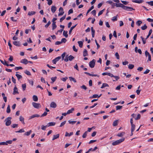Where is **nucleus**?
Instances as JSON below:
<instances>
[{
  "label": "nucleus",
  "instance_id": "nucleus-39",
  "mask_svg": "<svg viewBox=\"0 0 153 153\" xmlns=\"http://www.w3.org/2000/svg\"><path fill=\"white\" fill-rule=\"evenodd\" d=\"M134 67V65H133L130 64L128 65V68L130 69H132Z\"/></svg>",
  "mask_w": 153,
  "mask_h": 153
},
{
  "label": "nucleus",
  "instance_id": "nucleus-53",
  "mask_svg": "<svg viewBox=\"0 0 153 153\" xmlns=\"http://www.w3.org/2000/svg\"><path fill=\"white\" fill-rule=\"evenodd\" d=\"M66 15H64L60 19V22H62L65 18Z\"/></svg>",
  "mask_w": 153,
  "mask_h": 153
},
{
  "label": "nucleus",
  "instance_id": "nucleus-5",
  "mask_svg": "<svg viewBox=\"0 0 153 153\" xmlns=\"http://www.w3.org/2000/svg\"><path fill=\"white\" fill-rule=\"evenodd\" d=\"M123 10H125L127 11H131L133 10H135V9L133 8L132 7L126 6L124 5L123 8Z\"/></svg>",
  "mask_w": 153,
  "mask_h": 153
},
{
  "label": "nucleus",
  "instance_id": "nucleus-42",
  "mask_svg": "<svg viewBox=\"0 0 153 153\" xmlns=\"http://www.w3.org/2000/svg\"><path fill=\"white\" fill-rule=\"evenodd\" d=\"M69 56H68V54L67 55H66L65 56V59H64V61L65 62H67L68 61V58H69Z\"/></svg>",
  "mask_w": 153,
  "mask_h": 153
},
{
  "label": "nucleus",
  "instance_id": "nucleus-23",
  "mask_svg": "<svg viewBox=\"0 0 153 153\" xmlns=\"http://www.w3.org/2000/svg\"><path fill=\"white\" fill-rule=\"evenodd\" d=\"M18 73V72H16V76L17 77L18 79V80H19L20 79H22V75H21L19 74H17V73Z\"/></svg>",
  "mask_w": 153,
  "mask_h": 153
},
{
  "label": "nucleus",
  "instance_id": "nucleus-57",
  "mask_svg": "<svg viewBox=\"0 0 153 153\" xmlns=\"http://www.w3.org/2000/svg\"><path fill=\"white\" fill-rule=\"evenodd\" d=\"M18 126V124H13L11 125V127L13 128L17 127Z\"/></svg>",
  "mask_w": 153,
  "mask_h": 153
},
{
  "label": "nucleus",
  "instance_id": "nucleus-43",
  "mask_svg": "<svg viewBox=\"0 0 153 153\" xmlns=\"http://www.w3.org/2000/svg\"><path fill=\"white\" fill-rule=\"evenodd\" d=\"M122 106H120V105H117L116 106V110H120L122 108Z\"/></svg>",
  "mask_w": 153,
  "mask_h": 153
},
{
  "label": "nucleus",
  "instance_id": "nucleus-54",
  "mask_svg": "<svg viewBox=\"0 0 153 153\" xmlns=\"http://www.w3.org/2000/svg\"><path fill=\"white\" fill-rule=\"evenodd\" d=\"M98 95L97 94H95L93 95L92 97H90V98H95L96 97H98Z\"/></svg>",
  "mask_w": 153,
  "mask_h": 153
},
{
  "label": "nucleus",
  "instance_id": "nucleus-41",
  "mask_svg": "<svg viewBox=\"0 0 153 153\" xmlns=\"http://www.w3.org/2000/svg\"><path fill=\"white\" fill-rule=\"evenodd\" d=\"M74 57L72 56L71 55H70L69 56V59L68 60H69L70 61H72L73 59H74Z\"/></svg>",
  "mask_w": 153,
  "mask_h": 153
},
{
  "label": "nucleus",
  "instance_id": "nucleus-22",
  "mask_svg": "<svg viewBox=\"0 0 153 153\" xmlns=\"http://www.w3.org/2000/svg\"><path fill=\"white\" fill-rule=\"evenodd\" d=\"M73 134V132H71L69 134L67 132H66L65 133V137H70Z\"/></svg>",
  "mask_w": 153,
  "mask_h": 153
},
{
  "label": "nucleus",
  "instance_id": "nucleus-61",
  "mask_svg": "<svg viewBox=\"0 0 153 153\" xmlns=\"http://www.w3.org/2000/svg\"><path fill=\"white\" fill-rule=\"evenodd\" d=\"M91 13L94 16H95L96 13V11L94 10L91 12Z\"/></svg>",
  "mask_w": 153,
  "mask_h": 153
},
{
  "label": "nucleus",
  "instance_id": "nucleus-13",
  "mask_svg": "<svg viewBox=\"0 0 153 153\" xmlns=\"http://www.w3.org/2000/svg\"><path fill=\"white\" fill-rule=\"evenodd\" d=\"M13 44L15 45L18 47H19L21 45V44L19 41H14L13 42Z\"/></svg>",
  "mask_w": 153,
  "mask_h": 153
},
{
  "label": "nucleus",
  "instance_id": "nucleus-14",
  "mask_svg": "<svg viewBox=\"0 0 153 153\" xmlns=\"http://www.w3.org/2000/svg\"><path fill=\"white\" fill-rule=\"evenodd\" d=\"M132 1L133 2L140 4L143 2L144 1L143 0H132Z\"/></svg>",
  "mask_w": 153,
  "mask_h": 153
},
{
  "label": "nucleus",
  "instance_id": "nucleus-38",
  "mask_svg": "<svg viewBox=\"0 0 153 153\" xmlns=\"http://www.w3.org/2000/svg\"><path fill=\"white\" fill-rule=\"evenodd\" d=\"M94 8V6H92L89 9V10L87 11V12L86 13V15H87Z\"/></svg>",
  "mask_w": 153,
  "mask_h": 153
},
{
  "label": "nucleus",
  "instance_id": "nucleus-29",
  "mask_svg": "<svg viewBox=\"0 0 153 153\" xmlns=\"http://www.w3.org/2000/svg\"><path fill=\"white\" fill-rule=\"evenodd\" d=\"M32 131L31 130H30L26 132L24 134V135H26L28 136L31 133Z\"/></svg>",
  "mask_w": 153,
  "mask_h": 153
},
{
  "label": "nucleus",
  "instance_id": "nucleus-15",
  "mask_svg": "<svg viewBox=\"0 0 153 153\" xmlns=\"http://www.w3.org/2000/svg\"><path fill=\"white\" fill-rule=\"evenodd\" d=\"M56 10V7L55 6H53L51 7V11L53 13L55 12Z\"/></svg>",
  "mask_w": 153,
  "mask_h": 153
},
{
  "label": "nucleus",
  "instance_id": "nucleus-45",
  "mask_svg": "<svg viewBox=\"0 0 153 153\" xmlns=\"http://www.w3.org/2000/svg\"><path fill=\"white\" fill-rule=\"evenodd\" d=\"M147 26H146V25L145 24L143 26H142L141 27V28L142 30H146L147 28Z\"/></svg>",
  "mask_w": 153,
  "mask_h": 153
},
{
  "label": "nucleus",
  "instance_id": "nucleus-63",
  "mask_svg": "<svg viewBox=\"0 0 153 153\" xmlns=\"http://www.w3.org/2000/svg\"><path fill=\"white\" fill-rule=\"evenodd\" d=\"M56 79H57V77L56 76H55V77H52L51 78V79L52 82H54L56 81Z\"/></svg>",
  "mask_w": 153,
  "mask_h": 153
},
{
  "label": "nucleus",
  "instance_id": "nucleus-35",
  "mask_svg": "<svg viewBox=\"0 0 153 153\" xmlns=\"http://www.w3.org/2000/svg\"><path fill=\"white\" fill-rule=\"evenodd\" d=\"M118 120H116L114 121L112 125L113 126H115L117 125H118Z\"/></svg>",
  "mask_w": 153,
  "mask_h": 153
},
{
  "label": "nucleus",
  "instance_id": "nucleus-19",
  "mask_svg": "<svg viewBox=\"0 0 153 153\" xmlns=\"http://www.w3.org/2000/svg\"><path fill=\"white\" fill-rule=\"evenodd\" d=\"M19 119L20 121H21L22 124H25L24 122V118L22 116H20Z\"/></svg>",
  "mask_w": 153,
  "mask_h": 153
},
{
  "label": "nucleus",
  "instance_id": "nucleus-32",
  "mask_svg": "<svg viewBox=\"0 0 153 153\" xmlns=\"http://www.w3.org/2000/svg\"><path fill=\"white\" fill-rule=\"evenodd\" d=\"M33 99L34 101L36 102L38 100V98L37 96L36 95H34L33 97Z\"/></svg>",
  "mask_w": 153,
  "mask_h": 153
},
{
  "label": "nucleus",
  "instance_id": "nucleus-1",
  "mask_svg": "<svg viewBox=\"0 0 153 153\" xmlns=\"http://www.w3.org/2000/svg\"><path fill=\"white\" fill-rule=\"evenodd\" d=\"M125 138H123L121 139H120L119 140H117L113 142L112 144L113 146H116L117 145H118L121 143L122 142H123L125 140Z\"/></svg>",
  "mask_w": 153,
  "mask_h": 153
},
{
  "label": "nucleus",
  "instance_id": "nucleus-60",
  "mask_svg": "<svg viewBox=\"0 0 153 153\" xmlns=\"http://www.w3.org/2000/svg\"><path fill=\"white\" fill-rule=\"evenodd\" d=\"M47 114H48V113H47V112L45 111L42 114V115H41L40 117H42L45 116Z\"/></svg>",
  "mask_w": 153,
  "mask_h": 153
},
{
  "label": "nucleus",
  "instance_id": "nucleus-56",
  "mask_svg": "<svg viewBox=\"0 0 153 153\" xmlns=\"http://www.w3.org/2000/svg\"><path fill=\"white\" fill-rule=\"evenodd\" d=\"M69 123L72 125L74 124L76 122V121H71V120H69L68 121Z\"/></svg>",
  "mask_w": 153,
  "mask_h": 153
},
{
  "label": "nucleus",
  "instance_id": "nucleus-10",
  "mask_svg": "<svg viewBox=\"0 0 153 153\" xmlns=\"http://www.w3.org/2000/svg\"><path fill=\"white\" fill-rule=\"evenodd\" d=\"M124 6V4L121 3H115V6L117 7H121L123 9Z\"/></svg>",
  "mask_w": 153,
  "mask_h": 153
},
{
  "label": "nucleus",
  "instance_id": "nucleus-11",
  "mask_svg": "<svg viewBox=\"0 0 153 153\" xmlns=\"http://www.w3.org/2000/svg\"><path fill=\"white\" fill-rule=\"evenodd\" d=\"M84 73L85 74H87L90 76H97L98 77H99L100 76L97 74H91L87 72H85Z\"/></svg>",
  "mask_w": 153,
  "mask_h": 153
},
{
  "label": "nucleus",
  "instance_id": "nucleus-17",
  "mask_svg": "<svg viewBox=\"0 0 153 153\" xmlns=\"http://www.w3.org/2000/svg\"><path fill=\"white\" fill-rule=\"evenodd\" d=\"M83 56L84 57H85L86 56H88L87 51L85 49L84 50V51H83Z\"/></svg>",
  "mask_w": 153,
  "mask_h": 153
},
{
  "label": "nucleus",
  "instance_id": "nucleus-48",
  "mask_svg": "<svg viewBox=\"0 0 153 153\" xmlns=\"http://www.w3.org/2000/svg\"><path fill=\"white\" fill-rule=\"evenodd\" d=\"M24 73L27 75H30L31 74L30 72L26 70L24 71Z\"/></svg>",
  "mask_w": 153,
  "mask_h": 153
},
{
  "label": "nucleus",
  "instance_id": "nucleus-2",
  "mask_svg": "<svg viewBox=\"0 0 153 153\" xmlns=\"http://www.w3.org/2000/svg\"><path fill=\"white\" fill-rule=\"evenodd\" d=\"M11 119L12 118L11 117H7L5 120V121L7 120L5 123V125L6 126H8L11 124Z\"/></svg>",
  "mask_w": 153,
  "mask_h": 153
},
{
  "label": "nucleus",
  "instance_id": "nucleus-46",
  "mask_svg": "<svg viewBox=\"0 0 153 153\" xmlns=\"http://www.w3.org/2000/svg\"><path fill=\"white\" fill-rule=\"evenodd\" d=\"M142 23V22L141 21L138 20L136 22V24L138 26H140Z\"/></svg>",
  "mask_w": 153,
  "mask_h": 153
},
{
  "label": "nucleus",
  "instance_id": "nucleus-4",
  "mask_svg": "<svg viewBox=\"0 0 153 153\" xmlns=\"http://www.w3.org/2000/svg\"><path fill=\"white\" fill-rule=\"evenodd\" d=\"M96 60L94 59H93L92 61L90 62L89 64L90 67L91 68H94L95 65Z\"/></svg>",
  "mask_w": 153,
  "mask_h": 153
},
{
  "label": "nucleus",
  "instance_id": "nucleus-47",
  "mask_svg": "<svg viewBox=\"0 0 153 153\" xmlns=\"http://www.w3.org/2000/svg\"><path fill=\"white\" fill-rule=\"evenodd\" d=\"M146 3H147L149 5H150L151 6H153V1L149 2H147Z\"/></svg>",
  "mask_w": 153,
  "mask_h": 153
},
{
  "label": "nucleus",
  "instance_id": "nucleus-50",
  "mask_svg": "<svg viewBox=\"0 0 153 153\" xmlns=\"http://www.w3.org/2000/svg\"><path fill=\"white\" fill-rule=\"evenodd\" d=\"M26 84H24L22 85V87L23 91H25L26 88Z\"/></svg>",
  "mask_w": 153,
  "mask_h": 153
},
{
  "label": "nucleus",
  "instance_id": "nucleus-64",
  "mask_svg": "<svg viewBox=\"0 0 153 153\" xmlns=\"http://www.w3.org/2000/svg\"><path fill=\"white\" fill-rule=\"evenodd\" d=\"M80 87L82 88L85 90H86L87 89V87L85 85H83L82 86H81Z\"/></svg>",
  "mask_w": 153,
  "mask_h": 153
},
{
  "label": "nucleus",
  "instance_id": "nucleus-27",
  "mask_svg": "<svg viewBox=\"0 0 153 153\" xmlns=\"http://www.w3.org/2000/svg\"><path fill=\"white\" fill-rule=\"evenodd\" d=\"M69 79L71 81H73L75 83H76V79L74 78L71 76L69 77Z\"/></svg>",
  "mask_w": 153,
  "mask_h": 153
},
{
  "label": "nucleus",
  "instance_id": "nucleus-59",
  "mask_svg": "<svg viewBox=\"0 0 153 153\" xmlns=\"http://www.w3.org/2000/svg\"><path fill=\"white\" fill-rule=\"evenodd\" d=\"M66 41H67V40L65 38H63L62 39L61 41V42H62V43L63 42L65 43L66 42Z\"/></svg>",
  "mask_w": 153,
  "mask_h": 153
},
{
  "label": "nucleus",
  "instance_id": "nucleus-16",
  "mask_svg": "<svg viewBox=\"0 0 153 153\" xmlns=\"http://www.w3.org/2000/svg\"><path fill=\"white\" fill-rule=\"evenodd\" d=\"M91 31L92 36L93 38H94V36L95 30L94 29L93 27H91Z\"/></svg>",
  "mask_w": 153,
  "mask_h": 153
},
{
  "label": "nucleus",
  "instance_id": "nucleus-36",
  "mask_svg": "<svg viewBox=\"0 0 153 153\" xmlns=\"http://www.w3.org/2000/svg\"><path fill=\"white\" fill-rule=\"evenodd\" d=\"M7 113H10V106L9 105H8V106L7 108V110H6Z\"/></svg>",
  "mask_w": 153,
  "mask_h": 153
},
{
  "label": "nucleus",
  "instance_id": "nucleus-62",
  "mask_svg": "<svg viewBox=\"0 0 153 153\" xmlns=\"http://www.w3.org/2000/svg\"><path fill=\"white\" fill-rule=\"evenodd\" d=\"M145 55L146 57H147L149 56V55H150V54L147 51H146L145 52Z\"/></svg>",
  "mask_w": 153,
  "mask_h": 153
},
{
  "label": "nucleus",
  "instance_id": "nucleus-3",
  "mask_svg": "<svg viewBox=\"0 0 153 153\" xmlns=\"http://www.w3.org/2000/svg\"><path fill=\"white\" fill-rule=\"evenodd\" d=\"M32 104L33 106L36 108L38 109L41 107L40 103L33 102H32Z\"/></svg>",
  "mask_w": 153,
  "mask_h": 153
},
{
  "label": "nucleus",
  "instance_id": "nucleus-24",
  "mask_svg": "<svg viewBox=\"0 0 153 153\" xmlns=\"http://www.w3.org/2000/svg\"><path fill=\"white\" fill-rule=\"evenodd\" d=\"M56 22H53L52 24V30H54L56 27L57 26L56 24Z\"/></svg>",
  "mask_w": 153,
  "mask_h": 153
},
{
  "label": "nucleus",
  "instance_id": "nucleus-37",
  "mask_svg": "<svg viewBox=\"0 0 153 153\" xmlns=\"http://www.w3.org/2000/svg\"><path fill=\"white\" fill-rule=\"evenodd\" d=\"M24 132H25V130L23 128L21 129L19 131H15V132L16 133H20Z\"/></svg>",
  "mask_w": 153,
  "mask_h": 153
},
{
  "label": "nucleus",
  "instance_id": "nucleus-26",
  "mask_svg": "<svg viewBox=\"0 0 153 153\" xmlns=\"http://www.w3.org/2000/svg\"><path fill=\"white\" fill-rule=\"evenodd\" d=\"M125 134V132H121V133H119L118 134H117V136H118V137H123V136Z\"/></svg>",
  "mask_w": 153,
  "mask_h": 153
},
{
  "label": "nucleus",
  "instance_id": "nucleus-25",
  "mask_svg": "<svg viewBox=\"0 0 153 153\" xmlns=\"http://www.w3.org/2000/svg\"><path fill=\"white\" fill-rule=\"evenodd\" d=\"M63 36L67 38L68 36V31L64 30L63 34Z\"/></svg>",
  "mask_w": 153,
  "mask_h": 153
},
{
  "label": "nucleus",
  "instance_id": "nucleus-28",
  "mask_svg": "<svg viewBox=\"0 0 153 153\" xmlns=\"http://www.w3.org/2000/svg\"><path fill=\"white\" fill-rule=\"evenodd\" d=\"M131 131H134L135 129V126L134 124H131Z\"/></svg>",
  "mask_w": 153,
  "mask_h": 153
},
{
  "label": "nucleus",
  "instance_id": "nucleus-31",
  "mask_svg": "<svg viewBox=\"0 0 153 153\" xmlns=\"http://www.w3.org/2000/svg\"><path fill=\"white\" fill-rule=\"evenodd\" d=\"M74 110V108H72L71 109L67 111V114H69L71 113H72L73 111Z\"/></svg>",
  "mask_w": 153,
  "mask_h": 153
},
{
  "label": "nucleus",
  "instance_id": "nucleus-18",
  "mask_svg": "<svg viewBox=\"0 0 153 153\" xmlns=\"http://www.w3.org/2000/svg\"><path fill=\"white\" fill-rule=\"evenodd\" d=\"M77 25V24H76L75 25L71 27V28L70 29V30L69 31V34L70 35L71 34L72 30Z\"/></svg>",
  "mask_w": 153,
  "mask_h": 153
},
{
  "label": "nucleus",
  "instance_id": "nucleus-51",
  "mask_svg": "<svg viewBox=\"0 0 153 153\" xmlns=\"http://www.w3.org/2000/svg\"><path fill=\"white\" fill-rule=\"evenodd\" d=\"M141 39L142 40V41L143 42V43L144 44H145L146 43V41L145 39L142 36H141Z\"/></svg>",
  "mask_w": 153,
  "mask_h": 153
},
{
  "label": "nucleus",
  "instance_id": "nucleus-49",
  "mask_svg": "<svg viewBox=\"0 0 153 153\" xmlns=\"http://www.w3.org/2000/svg\"><path fill=\"white\" fill-rule=\"evenodd\" d=\"M88 132V131H85L84 133L83 134L82 137L83 138H85L86 137L87 135V133Z\"/></svg>",
  "mask_w": 153,
  "mask_h": 153
},
{
  "label": "nucleus",
  "instance_id": "nucleus-21",
  "mask_svg": "<svg viewBox=\"0 0 153 153\" xmlns=\"http://www.w3.org/2000/svg\"><path fill=\"white\" fill-rule=\"evenodd\" d=\"M56 124V123L54 122H51L49 123L48 124L47 126H54Z\"/></svg>",
  "mask_w": 153,
  "mask_h": 153
},
{
  "label": "nucleus",
  "instance_id": "nucleus-58",
  "mask_svg": "<svg viewBox=\"0 0 153 153\" xmlns=\"http://www.w3.org/2000/svg\"><path fill=\"white\" fill-rule=\"evenodd\" d=\"M104 10H105V9H103L102 10L100 11V12H99V13H98V16H99L100 15L102 14L103 12L104 11Z\"/></svg>",
  "mask_w": 153,
  "mask_h": 153
},
{
  "label": "nucleus",
  "instance_id": "nucleus-33",
  "mask_svg": "<svg viewBox=\"0 0 153 153\" xmlns=\"http://www.w3.org/2000/svg\"><path fill=\"white\" fill-rule=\"evenodd\" d=\"M35 13V12L32 11L31 12H29L28 13V15L30 16L34 15Z\"/></svg>",
  "mask_w": 153,
  "mask_h": 153
},
{
  "label": "nucleus",
  "instance_id": "nucleus-8",
  "mask_svg": "<svg viewBox=\"0 0 153 153\" xmlns=\"http://www.w3.org/2000/svg\"><path fill=\"white\" fill-rule=\"evenodd\" d=\"M16 94H19L18 92V88L17 87L15 86L13 89V94L15 95Z\"/></svg>",
  "mask_w": 153,
  "mask_h": 153
},
{
  "label": "nucleus",
  "instance_id": "nucleus-6",
  "mask_svg": "<svg viewBox=\"0 0 153 153\" xmlns=\"http://www.w3.org/2000/svg\"><path fill=\"white\" fill-rule=\"evenodd\" d=\"M61 58V56H59L56 58L55 59L53 60L52 61V63L55 64Z\"/></svg>",
  "mask_w": 153,
  "mask_h": 153
},
{
  "label": "nucleus",
  "instance_id": "nucleus-20",
  "mask_svg": "<svg viewBox=\"0 0 153 153\" xmlns=\"http://www.w3.org/2000/svg\"><path fill=\"white\" fill-rule=\"evenodd\" d=\"M59 134H57L56 135H53V137L52 139V140H54L55 139H56L57 138H59Z\"/></svg>",
  "mask_w": 153,
  "mask_h": 153
},
{
  "label": "nucleus",
  "instance_id": "nucleus-12",
  "mask_svg": "<svg viewBox=\"0 0 153 153\" xmlns=\"http://www.w3.org/2000/svg\"><path fill=\"white\" fill-rule=\"evenodd\" d=\"M40 117V115L38 114H33L30 116L29 117V120L31 119L32 118H33L34 117Z\"/></svg>",
  "mask_w": 153,
  "mask_h": 153
},
{
  "label": "nucleus",
  "instance_id": "nucleus-44",
  "mask_svg": "<svg viewBox=\"0 0 153 153\" xmlns=\"http://www.w3.org/2000/svg\"><path fill=\"white\" fill-rule=\"evenodd\" d=\"M23 69L21 67H16L14 69L15 71H18L20 69Z\"/></svg>",
  "mask_w": 153,
  "mask_h": 153
},
{
  "label": "nucleus",
  "instance_id": "nucleus-52",
  "mask_svg": "<svg viewBox=\"0 0 153 153\" xmlns=\"http://www.w3.org/2000/svg\"><path fill=\"white\" fill-rule=\"evenodd\" d=\"M51 22L50 21H49L48 23L46 24L45 26V27L46 28H47L49 25L51 24Z\"/></svg>",
  "mask_w": 153,
  "mask_h": 153
},
{
  "label": "nucleus",
  "instance_id": "nucleus-55",
  "mask_svg": "<svg viewBox=\"0 0 153 153\" xmlns=\"http://www.w3.org/2000/svg\"><path fill=\"white\" fill-rule=\"evenodd\" d=\"M140 114H138L137 115V116L135 118V119L136 120H137L140 119Z\"/></svg>",
  "mask_w": 153,
  "mask_h": 153
},
{
  "label": "nucleus",
  "instance_id": "nucleus-40",
  "mask_svg": "<svg viewBox=\"0 0 153 153\" xmlns=\"http://www.w3.org/2000/svg\"><path fill=\"white\" fill-rule=\"evenodd\" d=\"M0 61L2 64L4 65H6V64H8L7 62L5 60H4V62L1 60H0Z\"/></svg>",
  "mask_w": 153,
  "mask_h": 153
},
{
  "label": "nucleus",
  "instance_id": "nucleus-34",
  "mask_svg": "<svg viewBox=\"0 0 153 153\" xmlns=\"http://www.w3.org/2000/svg\"><path fill=\"white\" fill-rule=\"evenodd\" d=\"M78 43L79 44V47L81 48L83 46V42L82 41H79L78 42Z\"/></svg>",
  "mask_w": 153,
  "mask_h": 153
},
{
  "label": "nucleus",
  "instance_id": "nucleus-7",
  "mask_svg": "<svg viewBox=\"0 0 153 153\" xmlns=\"http://www.w3.org/2000/svg\"><path fill=\"white\" fill-rule=\"evenodd\" d=\"M50 105L51 107L53 108H56L57 106L56 103L54 102H52Z\"/></svg>",
  "mask_w": 153,
  "mask_h": 153
},
{
  "label": "nucleus",
  "instance_id": "nucleus-30",
  "mask_svg": "<svg viewBox=\"0 0 153 153\" xmlns=\"http://www.w3.org/2000/svg\"><path fill=\"white\" fill-rule=\"evenodd\" d=\"M109 86L108 84L106 83H103L102 84V86L101 87V88H103L106 87H109Z\"/></svg>",
  "mask_w": 153,
  "mask_h": 153
},
{
  "label": "nucleus",
  "instance_id": "nucleus-9",
  "mask_svg": "<svg viewBox=\"0 0 153 153\" xmlns=\"http://www.w3.org/2000/svg\"><path fill=\"white\" fill-rule=\"evenodd\" d=\"M20 62L23 64H25V65H26L28 63V61L27 59H22L21 61Z\"/></svg>",
  "mask_w": 153,
  "mask_h": 153
}]
</instances>
